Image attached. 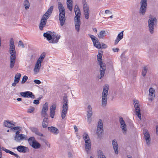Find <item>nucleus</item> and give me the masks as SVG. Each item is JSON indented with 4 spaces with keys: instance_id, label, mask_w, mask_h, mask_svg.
<instances>
[{
    "instance_id": "obj_46",
    "label": "nucleus",
    "mask_w": 158,
    "mask_h": 158,
    "mask_svg": "<svg viewBox=\"0 0 158 158\" xmlns=\"http://www.w3.org/2000/svg\"><path fill=\"white\" fill-rule=\"evenodd\" d=\"M28 77L27 76H24L23 77L22 80L21 81V83L22 84H24L26 81L27 80Z\"/></svg>"
},
{
    "instance_id": "obj_50",
    "label": "nucleus",
    "mask_w": 158,
    "mask_h": 158,
    "mask_svg": "<svg viewBox=\"0 0 158 158\" xmlns=\"http://www.w3.org/2000/svg\"><path fill=\"white\" fill-rule=\"evenodd\" d=\"M18 46H22L23 48H24L25 47L23 42L21 40L19 41V42Z\"/></svg>"
},
{
    "instance_id": "obj_43",
    "label": "nucleus",
    "mask_w": 158,
    "mask_h": 158,
    "mask_svg": "<svg viewBox=\"0 0 158 158\" xmlns=\"http://www.w3.org/2000/svg\"><path fill=\"white\" fill-rule=\"evenodd\" d=\"M4 125L7 127H10V121L9 120H5L4 122Z\"/></svg>"
},
{
    "instance_id": "obj_34",
    "label": "nucleus",
    "mask_w": 158,
    "mask_h": 158,
    "mask_svg": "<svg viewBox=\"0 0 158 158\" xmlns=\"http://www.w3.org/2000/svg\"><path fill=\"white\" fill-rule=\"evenodd\" d=\"M149 96L152 98H154L155 96V90L152 88H150L149 90Z\"/></svg>"
},
{
    "instance_id": "obj_21",
    "label": "nucleus",
    "mask_w": 158,
    "mask_h": 158,
    "mask_svg": "<svg viewBox=\"0 0 158 158\" xmlns=\"http://www.w3.org/2000/svg\"><path fill=\"white\" fill-rule=\"evenodd\" d=\"M80 19L78 18V17L74 19L75 29L77 32H79L80 30V27L81 24Z\"/></svg>"
},
{
    "instance_id": "obj_40",
    "label": "nucleus",
    "mask_w": 158,
    "mask_h": 158,
    "mask_svg": "<svg viewBox=\"0 0 158 158\" xmlns=\"http://www.w3.org/2000/svg\"><path fill=\"white\" fill-rule=\"evenodd\" d=\"M50 15H48L47 13H45V14L43 15L41 20H44L47 21V20L48 19Z\"/></svg>"
},
{
    "instance_id": "obj_31",
    "label": "nucleus",
    "mask_w": 158,
    "mask_h": 158,
    "mask_svg": "<svg viewBox=\"0 0 158 158\" xmlns=\"http://www.w3.org/2000/svg\"><path fill=\"white\" fill-rule=\"evenodd\" d=\"M67 6L69 10L70 11H71L73 8V0H67Z\"/></svg>"
},
{
    "instance_id": "obj_11",
    "label": "nucleus",
    "mask_w": 158,
    "mask_h": 158,
    "mask_svg": "<svg viewBox=\"0 0 158 158\" xmlns=\"http://www.w3.org/2000/svg\"><path fill=\"white\" fill-rule=\"evenodd\" d=\"M27 136L23 134L15 135L14 137V140L18 142H20L23 140H27Z\"/></svg>"
},
{
    "instance_id": "obj_29",
    "label": "nucleus",
    "mask_w": 158,
    "mask_h": 158,
    "mask_svg": "<svg viewBox=\"0 0 158 158\" xmlns=\"http://www.w3.org/2000/svg\"><path fill=\"white\" fill-rule=\"evenodd\" d=\"M47 21L44 20H40V23L39 25V28L40 30L42 31L44 27L46 25Z\"/></svg>"
},
{
    "instance_id": "obj_41",
    "label": "nucleus",
    "mask_w": 158,
    "mask_h": 158,
    "mask_svg": "<svg viewBox=\"0 0 158 158\" xmlns=\"http://www.w3.org/2000/svg\"><path fill=\"white\" fill-rule=\"evenodd\" d=\"M45 56V53L43 52L40 56L39 58L37 60H40V61L42 62Z\"/></svg>"
},
{
    "instance_id": "obj_10",
    "label": "nucleus",
    "mask_w": 158,
    "mask_h": 158,
    "mask_svg": "<svg viewBox=\"0 0 158 158\" xmlns=\"http://www.w3.org/2000/svg\"><path fill=\"white\" fill-rule=\"evenodd\" d=\"M134 106L135 109V114L138 116L139 118L141 120V119L140 109L139 108V104L138 101H135L134 102Z\"/></svg>"
},
{
    "instance_id": "obj_57",
    "label": "nucleus",
    "mask_w": 158,
    "mask_h": 158,
    "mask_svg": "<svg viewBox=\"0 0 158 158\" xmlns=\"http://www.w3.org/2000/svg\"><path fill=\"white\" fill-rule=\"evenodd\" d=\"M107 47V46L106 45L103 43L102 45L101 46V48H106Z\"/></svg>"
},
{
    "instance_id": "obj_15",
    "label": "nucleus",
    "mask_w": 158,
    "mask_h": 158,
    "mask_svg": "<svg viewBox=\"0 0 158 158\" xmlns=\"http://www.w3.org/2000/svg\"><path fill=\"white\" fill-rule=\"evenodd\" d=\"M42 63V62L40 61V60L37 61L33 69L34 72L35 74H37L39 72Z\"/></svg>"
},
{
    "instance_id": "obj_39",
    "label": "nucleus",
    "mask_w": 158,
    "mask_h": 158,
    "mask_svg": "<svg viewBox=\"0 0 158 158\" xmlns=\"http://www.w3.org/2000/svg\"><path fill=\"white\" fill-rule=\"evenodd\" d=\"M24 5L25 6V8L26 10H27L29 8L30 6V3L28 0H26L24 2Z\"/></svg>"
},
{
    "instance_id": "obj_28",
    "label": "nucleus",
    "mask_w": 158,
    "mask_h": 158,
    "mask_svg": "<svg viewBox=\"0 0 158 158\" xmlns=\"http://www.w3.org/2000/svg\"><path fill=\"white\" fill-rule=\"evenodd\" d=\"M48 129L51 132L55 135L59 133L58 130L55 127H48Z\"/></svg>"
},
{
    "instance_id": "obj_6",
    "label": "nucleus",
    "mask_w": 158,
    "mask_h": 158,
    "mask_svg": "<svg viewBox=\"0 0 158 158\" xmlns=\"http://www.w3.org/2000/svg\"><path fill=\"white\" fill-rule=\"evenodd\" d=\"M157 22V19L155 17H150L148 21L149 30L151 34L154 32V27Z\"/></svg>"
},
{
    "instance_id": "obj_22",
    "label": "nucleus",
    "mask_w": 158,
    "mask_h": 158,
    "mask_svg": "<svg viewBox=\"0 0 158 158\" xmlns=\"http://www.w3.org/2000/svg\"><path fill=\"white\" fill-rule=\"evenodd\" d=\"M56 108V104H53L50 107V117L52 118H53L55 113V110Z\"/></svg>"
},
{
    "instance_id": "obj_4",
    "label": "nucleus",
    "mask_w": 158,
    "mask_h": 158,
    "mask_svg": "<svg viewBox=\"0 0 158 158\" xmlns=\"http://www.w3.org/2000/svg\"><path fill=\"white\" fill-rule=\"evenodd\" d=\"M68 96L66 94H65L63 97V109L62 111L61 116L62 118L64 119L66 115L68 109Z\"/></svg>"
},
{
    "instance_id": "obj_63",
    "label": "nucleus",
    "mask_w": 158,
    "mask_h": 158,
    "mask_svg": "<svg viewBox=\"0 0 158 158\" xmlns=\"http://www.w3.org/2000/svg\"><path fill=\"white\" fill-rule=\"evenodd\" d=\"M19 131H19V130H17L15 132L16 135H18L20 134H19V133H20Z\"/></svg>"
},
{
    "instance_id": "obj_49",
    "label": "nucleus",
    "mask_w": 158,
    "mask_h": 158,
    "mask_svg": "<svg viewBox=\"0 0 158 158\" xmlns=\"http://www.w3.org/2000/svg\"><path fill=\"white\" fill-rule=\"evenodd\" d=\"M34 110V108L33 107H32L31 108L28 109L27 111V113H31Z\"/></svg>"
},
{
    "instance_id": "obj_51",
    "label": "nucleus",
    "mask_w": 158,
    "mask_h": 158,
    "mask_svg": "<svg viewBox=\"0 0 158 158\" xmlns=\"http://www.w3.org/2000/svg\"><path fill=\"white\" fill-rule=\"evenodd\" d=\"M41 98H40L38 100L36 99L34 100L33 102L34 104L36 105L39 104L40 103L39 100Z\"/></svg>"
},
{
    "instance_id": "obj_30",
    "label": "nucleus",
    "mask_w": 158,
    "mask_h": 158,
    "mask_svg": "<svg viewBox=\"0 0 158 158\" xmlns=\"http://www.w3.org/2000/svg\"><path fill=\"white\" fill-rule=\"evenodd\" d=\"M48 117H44V118L43 120L42 123V125L43 128H46L48 126Z\"/></svg>"
},
{
    "instance_id": "obj_27",
    "label": "nucleus",
    "mask_w": 158,
    "mask_h": 158,
    "mask_svg": "<svg viewBox=\"0 0 158 158\" xmlns=\"http://www.w3.org/2000/svg\"><path fill=\"white\" fill-rule=\"evenodd\" d=\"M30 129L32 132L35 133L37 135L40 136H43V134L40 133L39 131L37 128L33 127H31Z\"/></svg>"
},
{
    "instance_id": "obj_18",
    "label": "nucleus",
    "mask_w": 158,
    "mask_h": 158,
    "mask_svg": "<svg viewBox=\"0 0 158 158\" xmlns=\"http://www.w3.org/2000/svg\"><path fill=\"white\" fill-rule=\"evenodd\" d=\"M143 133L147 144L148 145H149L150 141V136L148 131L147 130H145L143 131Z\"/></svg>"
},
{
    "instance_id": "obj_20",
    "label": "nucleus",
    "mask_w": 158,
    "mask_h": 158,
    "mask_svg": "<svg viewBox=\"0 0 158 158\" xmlns=\"http://www.w3.org/2000/svg\"><path fill=\"white\" fill-rule=\"evenodd\" d=\"M54 32L48 31L43 34L44 36L48 40L49 42L52 39V35Z\"/></svg>"
},
{
    "instance_id": "obj_13",
    "label": "nucleus",
    "mask_w": 158,
    "mask_h": 158,
    "mask_svg": "<svg viewBox=\"0 0 158 158\" xmlns=\"http://www.w3.org/2000/svg\"><path fill=\"white\" fill-rule=\"evenodd\" d=\"M20 94L22 97L24 98H30L32 99H34L35 98V95L31 92L30 91L22 92H20Z\"/></svg>"
},
{
    "instance_id": "obj_9",
    "label": "nucleus",
    "mask_w": 158,
    "mask_h": 158,
    "mask_svg": "<svg viewBox=\"0 0 158 158\" xmlns=\"http://www.w3.org/2000/svg\"><path fill=\"white\" fill-rule=\"evenodd\" d=\"M103 131V127L102 122L101 119H100L98 122L96 133L98 137H100Z\"/></svg>"
},
{
    "instance_id": "obj_61",
    "label": "nucleus",
    "mask_w": 158,
    "mask_h": 158,
    "mask_svg": "<svg viewBox=\"0 0 158 158\" xmlns=\"http://www.w3.org/2000/svg\"><path fill=\"white\" fill-rule=\"evenodd\" d=\"M74 128L75 130V131L77 132L78 131V128L76 125L74 126Z\"/></svg>"
},
{
    "instance_id": "obj_14",
    "label": "nucleus",
    "mask_w": 158,
    "mask_h": 158,
    "mask_svg": "<svg viewBox=\"0 0 158 158\" xmlns=\"http://www.w3.org/2000/svg\"><path fill=\"white\" fill-rule=\"evenodd\" d=\"M60 35L57 34H56L55 32L52 35V39L49 42V43L52 44L57 43L59 41V40L60 38Z\"/></svg>"
},
{
    "instance_id": "obj_8",
    "label": "nucleus",
    "mask_w": 158,
    "mask_h": 158,
    "mask_svg": "<svg viewBox=\"0 0 158 158\" xmlns=\"http://www.w3.org/2000/svg\"><path fill=\"white\" fill-rule=\"evenodd\" d=\"M83 9L84 11V14L86 19H88L89 17V6L86 3L85 0L83 1Z\"/></svg>"
},
{
    "instance_id": "obj_45",
    "label": "nucleus",
    "mask_w": 158,
    "mask_h": 158,
    "mask_svg": "<svg viewBox=\"0 0 158 158\" xmlns=\"http://www.w3.org/2000/svg\"><path fill=\"white\" fill-rule=\"evenodd\" d=\"M88 35L90 37L93 43H94L95 41L96 40V39H98L96 37H95L94 36L90 34H89Z\"/></svg>"
},
{
    "instance_id": "obj_38",
    "label": "nucleus",
    "mask_w": 158,
    "mask_h": 158,
    "mask_svg": "<svg viewBox=\"0 0 158 158\" xmlns=\"http://www.w3.org/2000/svg\"><path fill=\"white\" fill-rule=\"evenodd\" d=\"M21 77V74L20 73H17L15 76L14 80L15 82H19Z\"/></svg>"
},
{
    "instance_id": "obj_47",
    "label": "nucleus",
    "mask_w": 158,
    "mask_h": 158,
    "mask_svg": "<svg viewBox=\"0 0 158 158\" xmlns=\"http://www.w3.org/2000/svg\"><path fill=\"white\" fill-rule=\"evenodd\" d=\"M147 69L146 67H144L143 68V69L142 70V75L144 77L147 73Z\"/></svg>"
},
{
    "instance_id": "obj_2",
    "label": "nucleus",
    "mask_w": 158,
    "mask_h": 158,
    "mask_svg": "<svg viewBox=\"0 0 158 158\" xmlns=\"http://www.w3.org/2000/svg\"><path fill=\"white\" fill-rule=\"evenodd\" d=\"M16 52L13 38H10V69L13 68L15 63Z\"/></svg>"
},
{
    "instance_id": "obj_64",
    "label": "nucleus",
    "mask_w": 158,
    "mask_h": 158,
    "mask_svg": "<svg viewBox=\"0 0 158 158\" xmlns=\"http://www.w3.org/2000/svg\"><path fill=\"white\" fill-rule=\"evenodd\" d=\"M156 132L157 135H158V126L156 125Z\"/></svg>"
},
{
    "instance_id": "obj_42",
    "label": "nucleus",
    "mask_w": 158,
    "mask_h": 158,
    "mask_svg": "<svg viewBox=\"0 0 158 158\" xmlns=\"http://www.w3.org/2000/svg\"><path fill=\"white\" fill-rule=\"evenodd\" d=\"M75 11V14L76 15L74 18H77V17H78V18H80L81 13L80 10H77V11Z\"/></svg>"
},
{
    "instance_id": "obj_53",
    "label": "nucleus",
    "mask_w": 158,
    "mask_h": 158,
    "mask_svg": "<svg viewBox=\"0 0 158 158\" xmlns=\"http://www.w3.org/2000/svg\"><path fill=\"white\" fill-rule=\"evenodd\" d=\"M87 117L91 118L93 115V112H87Z\"/></svg>"
},
{
    "instance_id": "obj_36",
    "label": "nucleus",
    "mask_w": 158,
    "mask_h": 158,
    "mask_svg": "<svg viewBox=\"0 0 158 158\" xmlns=\"http://www.w3.org/2000/svg\"><path fill=\"white\" fill-rule=\"evenodd\" d=\"M98 158H106L102 152L101 150H99L98 151Z\"/></svg>"
},
{
    "instance_id": "obj_52",
    "label": "nucleus",
    "mask_w": 158,
    "mask_h": 158,
    "mask_svg": "<svg viewBox=\"0 0 158 158\" xmlns=\"http://www.w3.org/2000/svg\"><path fill=\"white\" fill-rule=\"evenodd\" d=\"M10 154L14 155L17 158H20L19 156L17 154L15 153L14 152L10 151Z\"/></svg>"
},
{
    "instance_id": "obj_62",
    "label": "nucleus",
    "mask_w": 158,
    "mask_h": 158,
    "mask_svg": "<svg viewBox=\"0 0 158 158\" xmlns=\"http://www.w3.org/2000/svg\"><path fill=\"white\" fill-rule=\"evenodd\" d=\"M15 81L14 80V82L12 84V85L13 86H15L17 83H18L19 82H15Z\"/></svg>"
},
{
    "instance_id": "obj_3",
    "label": "nucleus",
    "mask_w": 158,
    "mask_h": 158,
    "mask_svg": "<svg viewBox=\"0 0 158 158\" xmlns=\"http://www.w3.org/2000/svg\"><path fill=\"white\" fill-rule=\"evenodd\" d=\"M108 90L109 85H105L104 86L102 95L101 105L103 107H105L107 105Z\"/></svg>"
},
{
    "instance_id": "obj_7",
    "label": "nucleus",
    "mask_w": 158,
    "mask_h": 158,
    "mask_svg": "<svg viewBox=\"0 0 158 158\" xmlns=\"http://www.w3.org/2000/svg\"><path fill=\"white\" fill-rule=\"evenodd\" d=\"M147 0H141L140 7L139 10L140 15H144L145 14L147 8Z\"/></svg>"
},
{
    "instance_id": "obj_26",
    "label": "nucleus",
    "mask_w": 158,
    "mask_h": 158,
    "mask_svg": "<svg viewBox=\"0 0 158 158\" xmlns=\"http://www.w3.org/2000/svg\"><path fill=\"white\" fill-rule=\"evenodd\" d=\"M59 17L60 24L61 26H62L64 24L65 20V14H59Z\"/></svg>"
},
{
    "instance_id": "obj_56",
    "label": "nucleus",
    "mask_w": 158,
    "mask_h": 158,
    "mask_svg": "<svg viewBox=\"0 0 158 158\" xmlns=\"http://www.w3.org/2000/svg\"><path fill=\"white\" fill-rule=\"evenodd\" d=\"M112 50L114 52H117L119 50V49L118 48H113Z\"/></svg>"
},
{
    "instance_id": "obj_1",
    "label": "nucleus",
    "mask_w": 158,
    "mask_h": 158,
    "mask_svg": "<svg viewBox=\"0 0 158 158\" xmlns=\"http://www.w3.org/2000/svg\"><path fill=\"white\" fill-rule=\"evenodd\" d=\"M102 52L101 51H99L98 54L97 55V60L100 66V75L98 76V78L101 79L104 75L105 72L106 70V67L105 63H103L102 60Z\"/></svg>"
},
{
    "instance_id": "obj_35",
    "label": "nucleus",
    "mask_w": 158,
    "mask_h": 158,
    "mask_svg": "<svg viewBox=\"0 0 158 158\" xmlns=\"http://www.w3.org/2000/svg\"><path fill=\"white\" fill-rule=\"evenodd\" d=\"M106 35V32L104 31H101L98 35V36L100 39H102Z\"/></svg>"
},
{
    "instance_id": "obj_16",
    "label": "nucleus",
    "mask_w": 158,
    "mask_h": 158,
    "mask_svg": "<svg viewBox=\"0 0 158 158\" xmlns=\"http://www.w3.org/2000/svg\"><path fill=\"white\" fill-rule=\"evenodd\" d=\"M119 121L121 124V128L122 129L123 133H125L127 130V126L123 118L121 116L119 117Z\"/></svg>"
},
{
    "instance_id": "obj_60",
    "label": "nucleus",
    "mask_w": 158,
    "mask_h": 158,
    "mask_svg": "<svg viewBox=\"0 0 158 158\" xmlns=\"http://www.w3.org/2000/svg\"><path fill=\"white\" fill-rule=\"evenodd\" d=\"M31 103V101L29 100H26L25 102V104H29Z\"/></svg>"
},
{
    "instance_id": "obj_17",
    "label": "nucleus",
    "mask_w": 158,
    "mask_h": 158,
    "mask_svg": "<svg viewBox=\"0 0 158 158\" xmlns=\"http://www.w3.org/2000/svg\"><path fill=\"white\" fill-rule=\"evenodd\" d=\"M112 143L113 149L116 154H117L118 153V146L116 140L115 139L112 140Z\"/></svg>"
},
{
    "instance_id": "obj_54",
    "label": "nucleus",
    "mask_w": 158,
    "mask_h": 158,
    "mask_svg": "<svg viewBox=\"0 0 158 158\" xmlns=\"http://www.w3.org/2000/svg\"><path fill=\"white\" fill-rule=\"evenodd\" d=\"M2 149L5 151L6 153H10V150L6 149L4 147H2Z\"/></svg>"
},
{
    "instance_id": "obj_48",
    "label": "nucleus",
    "mask_w": 158,
    "mask_h": 158,
    "mask_svg": "<svg viewBox=\"0 0 158 158\" xmlns=\"http://www.w3.org/2000/svg\"><path fill=\"white\" fill-rule=\"evenodd\" d=\"M88 110L87 111V112H93L92 111V109L90 105H89L87 107Z\"/></svg>"
},
{
    "instance_id": "obj_25",
    "label": "nucleus",
    "mask_w": 158,
    "mask_h": 158,
    "mask_svg": "<svg viewBox=\"0 0 158 158\" xmlns=\"http://www.w3.org/2000/svg\"><path fill=\"white\" fill-rule=\"evenodd\" d=\"M123 31H122L118 35L116 39L115 40L114 44H117L119 41L123 38Z\"/></svg>"
},
{
    "instance_id": "obj_59",
    "label": "nucleus",
    "mask_w": 158,
    "mask_h": 158,
    "mask_svg": "<svg viewBox=\"0 0 158 158\" xmlns=\"http://www.w3.org/2000/svg\"><path fill=\"white\" fill-rule=\"evenodd\" d=\"M91 120L92 119L91 118L87 117V121L89 124L91 123Z\"/></svg>"
},
{
    "instance_id": "obj_32",
    "label": "nucleus",
    "mask_w": 158,
    "mask_h": 158,
    "mask_svg": "<svg viewBox=\"0 0 158 158\" xmlns=\"http://www.w3.org/2000/svg\"><path fill=\"white\" fill-rule=\"evenodd\" d=\"M31 146L34 148L38 149L40 147L41 145L37 141L35 140Z\"/></svg>"
},
{
    "instance_id": "obj_19",
    "label": "nucleus",
    "mask_w": 158,
    "mask_h": 158,
    "mask_svg": "<svg viewBox=\"0 0 158 158\" xmlns=\"http://www.w3.org/2000/svg\"><path fill=\"white\" fill-rule=\"evenodd\" d=\"M10 125L14 126V127H13V126H10V131L15 132L17 130L20 131L22 129L21 127H15V123H14L12 121H10Z\"/></svg>"
},
{
    "instance_id": "obj_37",
    "label": "nucleus",
    "mask_w": 158,
    "mask_h": 158,
    "mask_svg": "<svg viewBox=\"0 0 158 158\" xmlns=\"http://www.w3.org/2000/svg\"><path fill=\"white\" fill-rule=\"evenodd\" d=\"M27 140H28L30 145L32 144L36 140L35 138L34 137H31L29 139H27Z\"/></svg>"
},
{
    "instance_id": "obj_58",
    "label": "nucleus",
    "mask_w": 158,
    "mask_h": 158,
    "mask_svg": "<svg viewBox=\"0 0 158 158\" xmlns=\"http://www.w3.org/2000/svg\"><path fill=\"white\" fill-rule=\"evenodd\" d=\"M78 10H80L78 6L77 5H76L74 7V11H77Z\"/></svg>"
},
{
    "instance_id": "obj_23",
    "label": "nucleus",
    "mask_w": 158,
    "mask_h": 158,
    "mask_svg": "<svg viewBox=\"0 0 158 158\" xmlns=\"http://www.w3.org/2000/svg\"><path fill=\"white\" fill-rule=\"evenodd\" d=\"M16 149L19 152H20L26 153L28 151L27 147L22 145L18 146Z\"/></svg>"
},
{
    "instance_id": "obj_12",
    "label": "nucleus",
    "mask_w": 158,
    "mask_h": 158,
    "mask_svg": "<svg viewBox=\"0 0 158 158\" xmlns=\"http://www.w3.org/2000/svg\"><path fill=\"white\" fill-rule=\"evenodd\" d=\"M48 110V104L46 102L43 105L41 112V116L43 117H48L47 112Z\"/></svg>"
},
{
    "instance_id": "obj_44",
    "label": "nucleus",
    "mask_w": 158,
    "mask_h": 158,
    "mask_svg": "<svg viewBox=\"0 0 158 158\" xmlns=\"http://www.w3.org/2000/svg\"><path fill=\"white\" fill-rule=\"evenodd\" d=\"M53 6H50V8L46 12V13H47V14L48 15H51L52 12L53 11Z\"/></svg>"
},
{
    "instance_id": "obj_5",
    "label": "nucleus",
    "mask_w": 158,
    "mask_h": 158,
    "mask_svg": "<svg viewBox=\"0 0 158 158\" xmlns=\"http://www.w3.org/2000/svg\"><path fill=\"white\" fill-rule=\"evenodd\" d=\"M82 137L85 142V150L87 154L89 153V151L91 148V144L89 137L86 132H84L83 134Z\"/></svg>"
},
{
    "instance_id": "obj_24",
    "label": "nucleus",
    "mask_w": 158,
    "mask_h": 158,
    "mask_svg": "<svg viewBox=\"0 0 158 158\" xmlns=\"http://www.w3.org/2000/svg\"><path fill=\"white\" fill-rule=\"evenodd\" d=\"M58 8L59 12V14H65V9L63 6V4L60 2H58Z\"/></svg>"
},
{
    "instance_id": "obj_55",
    "label": "nucleus",
    "mask_w": 158,
    "mask_h": 158,
    "mask_svg": "<svg viewBox=\"0 0 158 158\" xmlns=\"http://www.w3.org/2000/svg\"><path fill=\"white\" fill-rule=\"evenodd\" d=\"M34 82L37 84H40L41 82L40 81L37 79L35 80L34 81Z\"/></svg>"
},
{
    "instance_id": "obj_33",
    "label": "nucleus",
    "mask_w": 158,
    "mask_h": 158,
    "mask_svg": "<svg viewBox=\"0 0 158 158\" xmlns=\"http://www.w3.org/2000/svg\"><path fill=\"white\" fill-rule=\"evenodd\" d=\"M96 40L95 42L93 43L94 45V46L98 48H101V45L100 44V42L99 41L98 39H96Z\"/></svg>"
}]
</instances>
